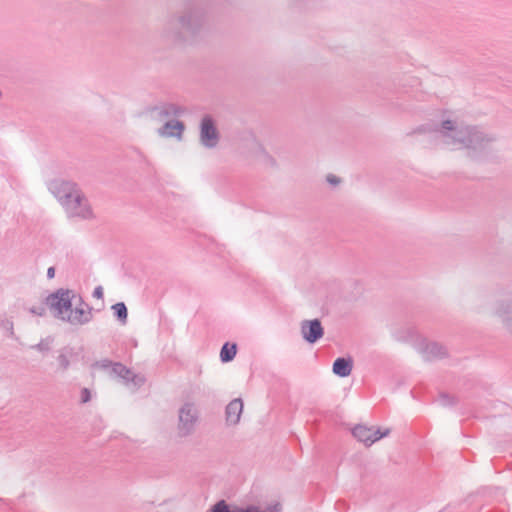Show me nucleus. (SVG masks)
<instances>
[{"instance_id": "obj_18", "label": "nucleus", "mask_w": 512, "mask_h": 512, "mask_svg": "<svg viewBox=\"0 0 512 512\" xmlns=\"http://www.w3.org/2000/svg\"><path fill=\"white\" fill-rule=\"evenodd\" d=\"M353 362L347 358H337L333 363V373L339 377H347L351 374Z\"/></svg>"}, {"instance_id": "obj_10", "label": "nucleus", "mask_w": 512, "mask_h": 512, "mask_svg": "<svg viewBox=\"0 0 512 512\" xmlns=\"http://www.w3.org/2000/svg\"><path fill=\"white\" fill-rule=\"evenodd\" d=\"M178 431L181 436L191 434L198 419V412L193 403H185L178 414Z\"/></svg>"}, {"instance_id": "obj_27", "label": "nucleus", "mask_w": 512, "mask_h": 512, "mask_svg": "<svg viewBox=\"0 0 512 512\" xmlns=\"http://www.w3.org/2000/svg\"><path fill=\"white\" fill-rule=\"evenodd\" d=\"M327 181L332 185H336L339 183V179L335 175H328Z\"/></svg>"}, {"instance_id": "obj_15", "label": "nucleus", "mask_w": 512, "mask_h": 512, "mask_svg": "<svg viewBox=\"0 0 512 512\" xmlns=\"http://www.w3.org/2000/svg\"><path fill=\"white\" fill-rule=\"evenodd\" d=\"M238 149L239 153L246 159L255 157L264 151L262 144L253 134L243 138Z\"/></svg>"}, {"instance_id": "obj_9", "label": "nucleus", "mask_w": 512, "mask_h": 512, "mask_svg": "<svg viewBox=\"0 0 512 512\" xmlns=\"http://www.w3.org/2000/svg\"><path fill=\"white\" fill-rule=\"evenodd\" d=\"M389 433V428L381 430L378 427L363 424L356 425L352 430L353 436L365 446H371L376 441L388 436Z\"/></svg>"}, {"instance_id": "obj_17", "label": "nucleus", "mask_w": 512, "mask_h": 512, "mask_svg": "<svg viewBox=\"0 0 512 512\" xmlns=\"http://www.w3.org/2000/svg\"><path fill=\"white\" fill-rule=\"evenodd\" d=\"M74 357V351L72 348L65 347L58 351L56 357L57 369L60 372L68 370Z\"/></svg>"}, {"instance_id": "obj_7", "label": "nucleus", "mask_w": 512, "mask_h": 512, "mask_svg": "<svg viewBox=\"0 0 512 512\" xmlns=\"http://www.w3.org/2000/svg\"><path fill=\"white\" fill-rule=\"evenodd\" d=\"M184 113V109L174 103H162L148 108L144 112L146 120L152 123H164L169 118H176Z\"/></svg>"}, {"instance_id": "obj_26", "label": "nucleus", "mask_w": 512, "mask_h": 512, "mask_svg": "<svg viewBox=\"0 0 512 512\" xmlns=\"http://www.w3.org/2000/svg\"><path fill=\"white\" fill-rule=\"evenodd\" d=\"M82 401L88 402L90 400V392L88 389L84 388L81 392Z\"/></svg>"}, {"instance_id": "obj_21", "label": "nucleus", "mask_w": 512, "mask_h": 512, "mask_svg": "<svg viewBox=\"0 0 512 512\" xmlns=\"http://www.w3.org/2000/svg\"><path fill=\"white\" fill-rule=\"evenodd\" d=\"M115 366V363L111 362L110 360L104 359L101 361H98L94 364V367L96 369L103 370L107 373L109 377H111V370Z\"/></svg>"}, {"instance_id": "obj_2", "label": "nucleus", "mask_w": 512, "mask_h": 512, "mask_svg": "<svg viewBox=\"0 0 512 512\" xmlns=\"http://www.w3.org/2000/svg\"><path fill=\"white\" fill-rule=\"evenodd\" d=\"M206 23L207 12L203 7L187 6L166 22L161 31V38L173 47H186L200 38Z\"/></svg>"}, {"instance_id": "obj_25", "label": "nucleus", "mask_w": 512, "mask_h": 512, "mask_svg": "<svg viewBox=\"0 0 512 512\" xmlns=\"http://www.w3.org/2000/svg\"><path fill=\"white\" fill-rule=\"evenodd\" d=\"M103 295V288L101 286H97L93 291V297L103 299Z\"/></svg>"}, {"instance_id": "obj_19", "label": "nucleus", "mask_w": 512, "mask_h": 512, "mask_svg": "<svg viewBox=\"0 0 512 512\" xmlns=\"http://www.w3.org/2000/svg\"><path fill=\"white\" fill-rule=\"evenodd\" d=\"M237 353V346L236 344L230 345L229 343H225L220 351V359L222 362H230L232 361Z\"/></svg>"}, {"instance_id": "obj_13", "label": "nucleus", "mask_w": 512, "mask_h": 512, "mask_svg": "<svg viewBox=\"0 0 512 512\" xmlns=\"http://www.w3.org/2000/svg\"><path fill=\"white\" fill-rule=\"evenodd\" d=\"M416 349L426 360L440 359L446 355V349L441 344L425 338L417 342Z\"/></svg>"}, {"instance_id": "obj_3", "label": "nucleus", "mask_w": 512, "mask_h": 512, "mask_svg": "<svg viewBox=\"0 0 512 512\" xmlns=\"http://www.w3.org/2000/svg\"><path fill=\"white\" fill-rule=\"evenodd\" d=\"M48 190L56 198L68 218L82 221L96 219L92 203L75 181L62 178L53 179L48 183Z\"/></svg>"}, {"instance_id": "obj_24", "label": "nucleus", "mask_w": 512, "mask_h": 512, "mask_svg": "<svg viewBox=\"0 0 512 512\" xmlns=\"http://www.w3.org/2000/svg\"><path fill=\"white\" fill-rule=\"evenodd\" d=\"M438 401L442 406H449L455 403L454 397L448 394H441Z\"/></svg>"}, {"instance_id": "obj_8", "label": "nucleus", "mask_w": 512, "mask_h": 512, "mask_svg": "<svg viewBox=\"0 0 512 512\" xmlns=\"http://www.w3.org/2000/svg\"><path fill=\"white\" fill-rule=\"evenodd\" d=\"M111 377L119 379L128 389L135 391L141 387L145 378L141 374H136L121 363L116 362L111 370Z\"/></svg>"}, {"instance_id": "obj_23", "label": "nucleus", "mask_w": 512, "mask_h": 512, "mask_svg": "<svg viewBox=\"0 0 512 512\" xmlns=\"http://www.w3.org/2000/svg\"><path fill=\"white\" fill-rule=\"evenodd\" d=\"M28 312L35 316H44L46 313V307L44 304H36L27 308Z\"/></svg>"}, {"instance_id": "obj_20", "label": "nucleus", "mask_w": 512, "mask_h": 512, "mask_svg": "<svg viewBox=\"0 0 512 512\" xmlns=\"http://www.w3.org/2000/svg\"><path fill=\"white\" fill-rule=\"evenodd\" d=\"M115 316L122 323L125 324L127 322V308L123 302L116 303L112 306Z\"/></svg>"}, {"instance_id": "obj_5", "label": "nucleus", "mask_w": 512, "mask_h": 512, "mask_svg": "<svg viewBox=\"0 0 512 512\" xmlns=\"http://www.w3.org/2000/svg\"><path fill=\"white\" fill-rule=\"evenodd\" d=\"M488 314L512 334V297L495 299L488 310Z\"/></svg>"}, {"instance_id": "obj_4", "label": "nucleus", "mask_w": 512, "mask_h": 512, "mask_svg": "<svg viewBox=\"0 0 512 512\" xmlns=\"http://www.w3.org/2000/svg\"><path fill=\"white\" fill-rule=\"evenodd\" d=\"M53 316L73 326L84 325L92 319L89 307L72 290L58 289L46 298Z\"/></svg>"}, {"instance_id": "obj_12", "label": "nucleus", "mask_w": 512, "mask_h": 512, "mask_svg": "<svg viewBox=\"0 0 512 512\" xmlns=\"http://www.w3.org/2000/svg\"><path fill=\"white\" fill-rule=\"evenodd\" d=\"M184 131L185 125L182 121L175 118H169L159 128H157L156 133L161 138H175L177 141H181L183 139Z\"/></svg>"}, {"instance_id": "obj_1", "label": "nucleus", "mask_w": 512, "mask_h": 512, "mask_svg": "<svg viewBox=\"0 0 512 512\" xmlns=\"http://www.w3.org/2000/svg\"><path fill=\"white\" fill-rule=\"evenodd\" d=\"M436 132L443 145L453 150H464L473 161H488L497 152L496 136L481 126L466 124L459 119H445Z\"/></svg>"}, {"instance_id": "obj_6", "label": "nucleus", "mask_w": 512, "mask_h": 512, "mask_svg": "<svg viewBox=\"0 0 512 512\" xmlns=\"http://www.w3.org/2000/svg\"><path fill=\"white\" fill-rule=\"evenodd\" d=\"M220 142L216 121L210 116L202 117L199 125V143L206 149H215Z\"/></svg>"}, {"instance_id": "obj_14", "label": "nucleus", "mask_w": 512, "mask_h": 512, "mask_svg": "<svg viewBox=\"0 0 512 512\" xmlns=\"http://www.w3.org/2000/svg\"><path fill=\"white\" fill-rule=\"evenodd\" d=\"M301 334L308 343H315L323 337L324 330L318 319L304 320L301 323Z\"/></svg>"}, {"instance_id": "obj_22", "label": "nucleus", "mask_w": 512, "mask_h": 512, "mask_svg": "<svg viewBox=\"0 0 512 512\" xmlns=\"http://www.w3.org/2000/svg\"><path fill=\"white\" fill-rule=\"evenodd\" d=\"M53 340L51 338L42 339L38 344L33 346L34 349L40 352H47L51 349Z\"/></svg>"}, {"instance_id": "obj_11", "label": "nucleus", "mask_w": 512, "mask_h": 512, "mask_svg": "<svg viewBox=\"0 0 512 512\" xmlns=\"http://www.w3.org/2000/svg\"><path fill=\"white\" fill-rule=\"evenodd\" d=\"M281 506L276 504L267 505L264 508L257 505L230 506L224 500L217 502L211 512H280Z\"/></svg>"}, {"instance_id": "obj_16", "label": "nucleus", "mask_w": 512, "mask_h": 512, "mask_svg": "<svg viewBox=\"0 0 512 512\" xmlns=\"http://www.w3.org/2000/svg\"><path fill=\"white\" fill-rule=\"evenodd\" d=\"M243 411V402L240 398L233 399L226 407V422L229 425H236L240 421Z\"/></svg>"}, {"instance_id": "obj_28", "label": "nucleus", "mask_w": 512, "mask_h": 512, "mask_svg": "<svg viewBox=\"0 0 512 512\" xmlns=\"http://www.w3.org/2000/svg\"><path fill=\"white\" fill-rule=\"evenodd\" d=\"M54 276H55V269H54V267H49L48 270H47V277L49 279H52V278H54Z\"/></svg>"}]
</instances>
